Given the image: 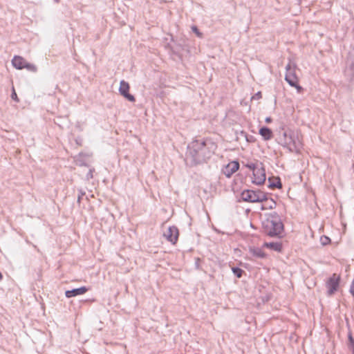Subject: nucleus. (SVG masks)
Listing matches in <instances>:
<instances>
[{
  "label": "nucleus",
  "mask_w": 354,
  "mask_h": 354,
  "mask_svg": "<svg viewBox=\"0 0 354 354\" xmlns=\"http://www.w3.org/2000/svg\"><path fill=\"white\" fill-rule=\"evenodd\" d=\"M217 148L210 139L194 140L187 147L185 162L189 167L196 166L209 159Z\"/></svg>",
  "instance_id": "obj_1"
},
{
  "label": "nucleus",
  "mask_w": 354,
  "mask_h": 354,
  "mask_svg": "<svg viewBox=\"0 0 354 354\" xmlns=\"http://www.w3.org/2000/svg\"><path fill=\"white\" fill-rule=\"evenodd\" d=\"M267 218L262 221V232L270 237H281L284 225L276 212L266 214Z\"/></svg>",
  "instance_id": "obj_2"
},
{
  "label": "nucleus",
  "mask_w": 354,
  "mask_h": 354,
  "mask_svg": "<svg viewBox=\"0 0 354 354\" xmlns=\"http://www.w3.org/2000/svg\"><path fill=\"white\" fill-rule=\"evenodd\" d=\"M340 281V276L335 273L333 274V275L328 279L326 283V286L328 289V296H331L337 291L339 286Z\"/></svg>",
  "instance_id": "obj_3"
},
{
  "label": "nucleus",
  "mask_w": 354,
  "mask_h": 354,
  "mask_svg": "<svg viewBox=\"0 0 354 354\" xmlns=\"http://www.w3.org/2000/svg\"><path fill=\"white\" fill-rule=\"evenodd\" d=\"M296 64H292L290 62L286 66V73L285 75V80L289 84L290 86H295L297 82L299 81L297 76L295 73Z\"/></svg>",
  "instance_id": "obj_4"
},
{
  "label": "nucleus",
  "mask_w": 354,
  "mask_h": 354,
  "mask_svg": "<svg viewBox=\"0 0 354 354\" xmlns=\"http://www.w3.org/2000/svg\"><path fill=\"white\" fill-rule=\"evenodd\" d=\"M281 142V145L287 148L290 152H298L299 142H297L295 136L293 133L290 134L288 138L283 139Z\"/></svg>",
  "instance_id": "obj_5"
},
{
  "label": "nucleus",
  "mask_w": 354,
  "mask_h": 354,
  "mask_svg": "<svg viewBox=\"0 0 354 354\" xmlns=\"http://www.w3.org/2000/svg\"><path fill=\"white\" fill-rule=\"evenodd\" d=\"M129 84L124 80H122L120 82L119 88L120 94L128 101L134 102L136 101V98L132 94L129 93Z\"/></svg>",
  "instance_id": "obj_6"
},
{
  "label": "nucleus",
  "mask_w": 354,
  "mask_h": 354,
  "mask_svg": "<svg viewBox=\"0 0 354 354\" xmlns=\"http://www.w3.org/2000/svg\"><path fill=\"white\" fill-rule=\"evenodd\" d=\"M164 236L167 240L172 244H175L179 236V231L177 227L173 225L168 227L167 230L165 232Z\"/></svg>",
  "instance_id": "obj_7"
},
{
  "label": "nucleus",
  "mask_w": 354,
  "mask_h": 354,
  "mask_svg": "<svg viewBox=\"0 0 354 354\" xmlns=\"http://www.w3.org/2000/svg\"><path fill=\"white\" fill-rule=\"evenodd\" d=\"M241 199L245 202L257 203V194L256 190L245 189L241 194Z\"/></svg>",
  "instance_id": "obj_8"
},
{
  "label": "nucleus",
  "mask_w": 354,
  "mask_h": 354,
  "mask_svg": "<svg viewBox=\"0 0 354 354\" xmlns=\"http://www.w3.org/2000/svg\"><path fill=\"white\" fill-rule=\"evenodd\" d=\"M254 180L252 183L257 185H263L266 179L265 169L263 168L257 169V171H254Z\"/></svg>",
  "instance_id": "obj_9"
},
{
  "label": "nucleus",
  "mask_w": 354,
  "mask_h": 354,
  "mask_svg": "<svg viewBox=\"0 0 354 354\" xmlns=\"http://www.w3.org/2000/svg\"><path fill=\"white\" fill-rule=\"evenodd\" d=\"M239 169V162L236 160H234L227 164L223 169V172L227 178H230Z\"/></svg>",
  "instance_id": "obj_10"
},
{
  "label": "nucleus",
  "mask_w": 354,
  "mask_h": 354,
  "mask_svg": "<svg viewBox=\"0 0 354 354\" xmlns=\"http://www.w3.org/2000/svg\"><path fill=\"white\" fill-rule=\"evenodd\" d=\"M88 290L89 288L86 286L68 290L65 291V296L67 298L74 297L85 294Z\"/></svg>",
  "instance_id": "obj_11"
},
{
  "label": "nucleus",
  "mask_w": 354,
  "mask_h": 354,
  "mask_svg": "<svg viewBox=\"0 0 354 354\" xmlns=\"http://www.w3.org/2000/svg\"><path fill=\"white\" fill-rule=\"evenodd\" d=\"M249 252L254 257L258 259H265L266 257V254L263 252V250L258 247H250Z\"/></svg>",
  "instance_id": "obj_12"
},
{
  "label": "nucleus",
  "mask_w": 354,
  "mask_h": 354,
  "mask_svg": "<svg viewBox=\"0 0 354 354\" xmlns=\"http://www.w3.org/2000/svg\"><path fill=\"white\" fill-rule=\"evenodd\" d=\"M268 187L271 189H274L275 188H281L282 183L281 179L279 176L277 177H270L268 178Z\"/></svg>",
  "instance_id": "obj_13"
},
{
  "label": "nucleus",
  "mask_w": 354,
  "mask_h": 354,
  "mask_svg": "<svg viewBox=\"0 0 354 354\" xmlns=\"http://www.w3.org/2000/svg\"><path fill=\"white\" fill-rule=\"evenodd\" d=\"M25 62H26V59L19 55L14 56V57L12 60V66L15 68L19 69V70L24 69V65Z\"/></svg>",
  "instance_id": "obj_14"
},
{
  "label": "nucleus",
  "mask_w": 354,
  "mask_h": 354,
  "mask_svg": "<svg viewBox=\"0 0 354 354\" xmlns=\"http://www.w3.org/2000/svg\"><path fill=\"white\" fill-rule=\"evenodd\" d=\"M259 133L265 140H269L273 137V133L272 130L266 126L261 127L259 129Z\"/></svg>",
  "instance_id": "obj_15"
},
{
  "label": "nucleus",
  "mask_w": 354,
  "mask_h": 354,
  "mask_svg": "<svg viewBox=\"0 0 354 354\" xmlns=\"http://www.w3.org/2000/svg\"><path fill=\"white\" fill-rule=\"evenodd\" d=\"M263 246L276 252H281L282 243L281 242H265Z\"/></svg>",
  "instance_id": "obj_16"
},
{
  "label": "nucleus",
  "mask_w": 354,
  "mask_h": 354,
  "mask_svg": "<svg viewBox=\"0 0 354 354\" xmlns=\"http://www.w3.org/2000/svg\"><path fill=\"white\" fill-rule=\"evenodd\" d=\"M277 203L272 198H268L261 206V209H273L276 207Z\"/></svg>",
  "instance_id": "obj_17"
},
{
  "label": "nucleus",
  "mask_w": 354,
  "mask_h": 354,
  "mask_svg": "<svg viewBox=\"0 0 354 354\" xmlns=\"http://www.w3.org/2000/svg\"><path fill=\"white\" fill-rule=\"evenodd\" d=\"M256 193L258 196L257 203H264L268 198L267 194L261 191L260 189H257Z\"/></svg>",
  "instance_id": "obj_18"
},
{
  "label": "nucleus",
  "mask_w": 354,
  "mask_h": 354,
  "mask_svg": "<svg viewBox=\"0 0 354 354\" xmlns=\"http://www.w3.org/2000/svg\"><path fill=\"white\" fill-rule=\"evenodd\" d=\"M232 270V272L237 278H241L244 273V270L239 267H233Z\"/></svg>",
  "instance_id": "obj_19"
},
{
  "label": "nucleus",
  "mask_w": 354,
  "mask_h": 354,
  "mask_svg": "<svg viewBox=\"0 0 354 354\" xmlns=\"http://www.w3.org/2000/svg\"><path fill=\"white\" fill-rule=\"evenodd\" d=\"M24 68H26L28 71H31V72H36L37 71L36 66L32 64L28 63L26 61V62H25V64L24 65Z\"/></svg>",
  "instance_id": "obj_20"
},
{
  "label": "nucleus",
  "mask_w": 354,
  "mask_h": 354,
  "mask_svg": "<svg viewBox=\"0 0 354 354\" xmlns=\"http://www.w3.org/2000/svg\"><path fill=\"white\" fill-rule=\"evenodd\" d=\"M330 239L325 235H323L320 237V242L322 245H327L330 243Z\"/></svg>",
  "instance_id": "obj_21"
},
{
  "label": "nucleus",
  "mask_w": 354,
  "mask_h": 354,
  "mask_svg": "<svg viewBox=\"0 0 354 354\" xmlns=\"http://www.w3.org/2000/svg\"><path fill=\"white\" fill-rule=\"evenodd\" d=\"M192 30L198 37H202L203 34L200 32L197 26H192Z\"/></svg>",
  "instance_id": "obj_22"
},
{
  "label": "nucleus",
  "mask_w": 354,
  "mask_h": 354,
  "mask_svg": "<svg viewBox=\"0 0 354 354\" xmlns=\"http://www.w3.org/2000/svg\"><path fill=\"white\" fill-rule=\"evenodd\" d=\"M348 347L350 349L354 348V338L351 335V334L348 335Z\"/></svg>",
  "instance_id": "obj_23"
},
{
  "label": "nucleus",
  "mask_w": 354,
  "mask_h": 354,
  "mask_svg": "<svg viewBox=\"0 0 354 354\" xmlns=\"http://www.w3.org/2000/svg\"><path fill=\"white\" fill-rule=\"evenodd\" d=\"M95 171V169L93 168L92 169H90L88 171V173L86 174V178L87 180H90L91 178H93V172Z\"/></svg>",
  "instance_id": "obj_24"
},
{
  "label": "nucleus",
  "mask_w": 354,
  "mask_h": 354,
  "mask_svg": "<svg viewBox=\"0 0 354 354\" xmlns=\"http://www.w3.org/2000/svg\"><path fill=\"white\" fill-rule=\"evenodd\" d=\"M85 195V192H83L82 189H80L79 190V194H78V196H77V203H80L81 202V200L82 199V197Z\"/></svg>",
  "instance_id": "obj_25"
},
{
  "label": "nucleus",
  "mask_w": 354,
  "mask_h": 354,
  "mask_svg": "<svg viewBox=\"0 0 354 354\" xmlns=\"http://www.w3.org/2000/svg\"><path fill=\"white\" fill-rule=\"evenodd\" d=\"M11 98L16 102H19V98L14 88H12V92L11 93Z\"/></svg>",
  "instance_id": "obj_26"
},
{
  "label": "nucleus",
  "mask_w": 354,
  "mask_h": 354,
  "mask_svg": "<svg viewBox=\"0 0 354 354\" xmlns=\"http://www.w3.org/2000/svg\"><path fill=\"white\" fill-rule=\"evenodd\" d=\"M292 87H295L297 89V91L300 93L303 91V88L301 86H300L298 83V82H296L295 86H291Z\"/></svg>",
  "instance_id": "obj_27"
},
{
  "label": "nucleus",
  "mask_w": 354,
  "mask_h": 354,
  "mask_svg": "<svg viewBox=\"0 0 354 354\" xmlns=\"http://www.w3.org/2000/svg\"><path fill=\"white\" fill-rule=\"evenodd\" d=\"M248 142H254L255 141V138L252 136L247 135L245 138Z\"/></svg>",
  "instance_id": "obj_28"
},
{
  "label": "nucleus",
  "mask_w": 354,
  "mask_h": 354,
  "mask_svg": "<svg viewBox=\"0 0 354 354\" xmlns=\"http://www.w3.org/2000/svg\"><path fill=\"white\" fill-rule=\"evenodd\" d=\"M246 167L248 168H249L250 169L252 170L253 171H257V169L256 168L255 164H254V163H248L246 165Z\"/></svg>",
  "instance_id": "obj_29"
},
{
  "label": "nucleus",
  "mask_w": 354,
  "mask_h": 354,
  "mask_svg": "<svg viewBox=\"0 0 354 354\" xmlns=\"http://www.w3.org/2000/svg\"><path fill=\"white\" fill-rule=\"evenodd\" d=\"M262 97V94L261 91L257 92L253 97L252 99H260Z\"/></svg>",
  "instance_id": "obj_30"
},
{
  "label": "nucleus",
  "mask_w": 354,
  "mask_h": 354,
  "mask_svg": "<svg viewBox=\"0 0 354 354\" xmlns=\"http://www.w3.org/2000/svg\"><path fill=\"white\" fill-rule=\"evenodd\" d=\"M272 119L270 117H267V118H266V120H265V122H266V123H270V122H272Z\"/></svg>",
  "instance_id": "obj_31"
},
{
  "label": "nucleus",
  "mask_w": 354,
  "mask_h": 354,
  "mask_svg": "<svg viewBox=\"0 0 354 354\" xmlns=\"http://www.w3.org/2000/svg\"><path fill=\"white\" fill-rule=\"evenodd\" d=\"M241 135L242 136H243L244 138H245L247 136L248 133L245 131H241Z\"/></svg>",
  "instance_id": "obj_32"
},
{
  "label": "nucleus",
  "mask_w": 354,
  "mask_h": 354,
  "mask_svg": "<svg viewBox=\"0 0 354 354\" xmlns=\"http://www.w3.org/2000/svg\"><path fill=\"white\" fill-rule=\"evenodd\" d=\"M289 135H290V134H288L287 132H286V131H285V132L283 133V139L288 138V136H289Z\"/></svg>",
  "instance_id": "obj_33"
},
{
  "label": "nucleus",
  "mask_w": 354,
  "mask_h": 354,
  "mask_svg": "<svg viewBox=\"0 0 354 354\" xmlns=\"http://www.w3.org/2000/svg\"><path fill=\"white\" fill-rule=\"evenodd\" d=\"M349 291H350L351 294L353 296H354V288H353V287H351V288H350V290H349Z\"/></svg>",
  "instance_id": "obj_34"
},
{
  "label": "nucleus",
  "mask_w": 354,
  "mask_h": 354,
  "mask_svg": "<svg viewBox=\"0 0 354 354\" xmlns=\"http://www.w3.org/2000/svg\"><path fill=\"white\" fill-rule=\"evenodd\" d=\"M198 261H199V259H197L196 261V266L197 268H198Z\"/></svg>",
  "instance_id": "obj_35"
},
{
  "label": "nucleus",
  "mask_w": 354,
  "mask_h": 354,
  "mask_svg": "<svg viewBox=\"0 0 354 354\" xmlns=\"http://www.w3.org/2000/svg\"><path fill=\"white\" fill-rule=\"evenodd\" d=\"M351 287H353L354 288V279L352 281V283L351 285Z\"/></svg>",
  "instance_id": "obj_36"
},
{
  "label": "nucleus",
  "mask_w": 354,
  "mask_h": 354,
  "mask_svg": "<svg viewBox=\"0 0 354 354\" xmlns=\"http://www.w3.org/2000/svg\"><path fill=\"white\" fill-rule=\"evenodd\" d=\"M352 351V353L354 354V347L351 349Z\"/></svg>",
  "instance_id": "obj_37"
},
{
  "label": "nucleus",
  "mask_w": 354,
  "mask_h": 354,
  "mask_svg": "<svg viewBox=\"0 0 354 354\" xmlns=\"http://www.w3.org/2000/svg\"><path fill=\"white\" fill-rule=\"evenodd\" d=\"M353 297H354V295Z\"/></svg>",
  "instance_id": "obj_38"
}]
</instances>
